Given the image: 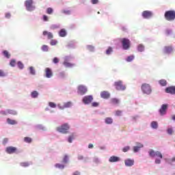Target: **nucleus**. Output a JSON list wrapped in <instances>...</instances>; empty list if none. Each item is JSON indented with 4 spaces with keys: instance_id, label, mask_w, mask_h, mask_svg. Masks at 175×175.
<instances>
[{
    "instance_id": "obj_1",
    "label": "nucleus",
    "mask_w": 175,
    "mask_h": 175,
    "mask_svg": "<svg viewBox=\"0 0 175 175\" xmlns=\"http://www.w3.org/2000/svg\"><path fill=\"white\" fill-rule=\"evenodd\" d=\"M70 129V126L68 123H65L64 124H62L60 126L57 127L56 131L57 132H59L60 133H64V135H66V133H68L69 129Z\"/></svg>"
},
{
    "instance_id": "obj_2",
    "label": "nucleus",
    "mask_w": 175,
    "mask_h": 175,
    "mask_svg": "<svg viewBox=\"0 0 175 175\" xmlns=\"http://www.w3.org/2000/svg\"><path fill=\"white\" fill-rule=\"evenodd\" d=\"M164 17L167 21H174V20H175V11L168 10L165 12Z\"/></svg>"
},
{
    "instance_id": "obj_3",
    "label": "nucleus",
    "mask_w": 175,
    "mask_h": 175,
    "mask_svg": "<svg viewBox=\"0 0 175 175\" xmlns=\"http://www.w3.org/2000/svg\"><path fill=\"white\" fill-rule=\"evenodd\" d=\"M141 90L143 94H146V95H150L151 92H152V90L151 89V86L150 84L144 83L141 86Z\"/></svg>"
},
{
    "instance_id": "obj_4",
    "label": "nucleus",
    "mask_w": 175,
    "mask_h": 175,
    "mask_svg": "<svg viewBox=\"0 0 175 175\" xmlns=\"http://www.w3.org/2000/svg\"><path fill=\"white\" fill-rule=\"evenodd\" d=\"M148 154L150 157L152 158H154L155 157H157V158H160V159H162L163 158V156L162 155V153L159 151H154V150L151 149L149 150Z\"/></svg>"
},
{
    "instance_id": "obj_5",
    "label": "nucleus",
    "mask_w": 175,
    "mask_h": 175,
    "mask_svg": "<svg viewBox=\"0 0 175 175\" xmlns=\"http://www.w3.org/2000/svg\"><path fill=\"white\" fill-rule=\"evenodd\" d=\"M33 0H26L25 2V6L26 7L27 10L29 12H32L35 7H33Z\"/></svg>"
},
{
    "instance_id": "obj_6",
    "label": "nucleus",
    "mask_w": 175,
    "mask_h": 175,
    "mask_svg": "<svg viewBox=\"0 0 175 175\" xmlns=\"http://www.w3.org/2000/svg\"><path fill=\"white\" fill-rule=\"evenodd\" d=\"M122 44L124 50H128L131 47V41L128 38H122Z\"/></svg>"
},
{
    "instance_id": "obj_7",
    "label": "nucleus",
    "mask_w": 175,
    "mask_h": 175,
    "mask_svg": "<svg viewBox=\"0 0 175 175\" xmlns=\"http://www.w3.org/2000/svg\"><path fill=\"white\" fill-rule=\"evenodd\" d=\"M114 85L118 91H124L126 88L122 84V81H118L114 83Z\"/></svg>"
},
{
    "instance_id": "obj_8",
    "label": "nucleus",
    "mask_w": 175,
    "mask_h": 175,
    "mask_svg": "<svg viewBox=\"0 0 175 175\" xmlns=\"http://www.w3.org/2000/svg\"><path fill=\"white\" fill-rule=\"evenodd\" d=\"M92 100H94V97H92V96H86L83 98V102L85 105H89Z\"/></svg>"
},
{
    "instance_id": "obj_9",
    "label": "nucleus",
    "mask_w": 175,
    "mask_h": 175,
    "mask_svg": "<svg viewBox=\"0 0 175 175\" xmlns=\"http://www.w3.org/2000/svg\"><path fill=\"white\" fill-rule=\"evenodd\" d=\"M168 106L169 105H167V104H163L161 105V107L159 109L161 116H165V114H166V110H167Z\"/></svg>"
},
{
    "instance_id": "obj_10",
    "label": "nucleus",
    "mask_w": 175,
    "mask_h": 175,
    "mask_svg": "<svg viewBox=\"0 0 175 175\" xmlns=\"http://www.w3.org/2000/svg\"><path fill=\"white\" fill-rule=\"evenodd\" d=\"M5 151L8 154H14L17 151V148L14 146H8L6 148Z\"/></svg>"
},
{
    "instance_id": "obj_11",
    "label": "nucleus",
    "mask_w": 175,
    "mask_h": 175,
    "mask_svg": "<svg viewBox=\"0 0 175 175\" xmlns=\"http://www.w3.org/2000/svg\"><path fill=\"white\" fill-rule=\"evenodd\" d=\"M87 92V88L85 86L79 85L78 87V94H80V95H84V94H86Z\"/></svg>"
},
{
    "instance_id": "obj_12",
    "label": "nucleus",
    "mask_w": 175,
    "mask_h": 175,
    "mask_svg": "<svg viewBox=\"0 0 175 175\" xmlns=\"http://www.w3.org/2000/svg\"><path fill=\"white\" fill-rule=\"evenodd\" d=\"M165 92L167 94H171L172 95H175V86H170L165 88Z\"/></svg>"
},
{
    "instance_id": "obj_13",
    "label": "nucleus",
    "mask_w": 175,
    "mask_h": 175,
    "mask_svg": "<svg viewBox=\"0 0 175 175\" xmlns=\"http://www.w3.org/2000/svg\"><path fill=\"white\" fill-rule=\"evenodd\" d=\"M142 16L144 18H150V17H152V12L150 11H144L142 12Z\"/></svg>"
},
{
    "instance_id": "obj_14",
    "label": "nucleus",
    "mask_w": 175,
    "mask_h": 175,
    "mask_svg": "<svg viewBox=\"0 0 175 175\" xmlns=\"http://www.w3.org/2000/svg\"><path fill=\"white\" fill-rule=\"evenodd\" d=\"M45 75L47 79H51V77H53V70L50 68H46L45 69Z\"/></svg>"
},
{
    "instance_id": "obj_15",
    "label": "nucleus",
    "mask_w": 175,
    "mask_h": 175,
    "mask_svg": "<svg viewBox=\"0 0 175 175\" xmlns=\"http://www.w3.org/2000/svg\"><path fill=\"white\" fill-rule=\"evenodd\" d=\"M100 96L103 99H109L110 98V93L107 91H103L100 93Z\"/></svg>"
},
{
    "instance_id": "obj_16",
    "label": "nucleus",
    "mask_w": 175,
    "mask_h": 175,
    "mask_svg": "<svg viewBox=\"0 0 175 175\" xmlns=\"http://www.w3.org/2000/svg\"><path fill=\"white\" fill-rule=\"evenodd\" d=\"M124 164L129 167L133 166V165L135 164V160L127 159L124 160Z\"/></svg>"
},
{
    "instance_id": "obj_17",
    "label": "nucleus",
    "mask_w": 175,
    "mask_h": 175,
    "mask_svg": "<svg viewBox=\"0 0 175 175\" xmlns=\"http://www.w3.org/2000/svg\"><path fill=\"white\" fill-rule=\"evenodd\" d=\"M42 35L44 36H47L48 39H53L54 38V36L53 35V33L47 31H44L42 32Z\"/></svg>"
},
{
    "instance_id": "obj_18",
    "label": "nucleus",
    "mask_w": 175,
    "mask_h": 175,
    "mask_svg": "<svg viewBox=\"0 0 175 175\" xmlns=\"http://www.w3.org/2000/svg\"><path fill=\"white\" fill-rule=\"evenodd\" d=\"M119 161H120V157H116V156H111L109 159V162H111V163L119 162Z\"/></svg>"
},
{
    "instance_id": "obj_19",
    "label": "nucleus",
    "mask_w": 175,
    "mask_h": 175,
    "mask_svg": "<svg viewBox=\"0 0 175 175\" xmlns=\"http://www.w3.org/2000/svg\"><path fill=\"white\" fill-rule=\"evenodd\" d=\"M173 51V47L168 46L164 47V53L166 54H170V53H172Z\"/></svg>"
},
{
    "instance_id": "obj_20",
    "label": "nucleus",
    "mask_w": 175,
    "mask_h": 175,
    "mask_svg": "<svg viewBox=\"0 0 175 175\" xmlns=\"http://www.w3.org/2000/svg\"><path fill=\"white\" fill-rule=\"evenodd\" d=\"M66 30L65 29H62L59 32V36H60V38H65V36H66Z\"/></svg>"
},
{
    "instance_id": "obj_21",
    "label": "nucleus",
    "mask_w": 175,
    "mask_h": 175,
    "mask_svg": "<svg viewBox=\"0 0 175 175\" xmlns=\"http://www.w3.org/2000/svg\"><path fill=\"white\" fill-rule=\"evenodd\" d=\"M110 103L112 105H118L120 103V100H118V98H113L110 100Z\"/></svg>"
},
{
    "instance_id": "obj_22",
    "label": "nucleus",
    "mask_w": 175,
    "mask_h": 175,
    "mask_svg": "<svg viewBox=\"0 0 175 175\" xmlns=\"http://www.w3.org/2000/svg\"><path fill=\"white\" fill-rule=\"evenodd\" d=\"M7 122L8 124H9L10 125H16V124H17V121L14 120H12L10 118H8L7 119Z\"/></svg>"
},
{
    "instance_id": "obj_23",
    "label": "nucleus",
    "mask_w": 175,
    "mask_h": 175,
    "mask_svg": "<svg viewBox=\"0 0 175 175\" xmlns=\"http://www.w3.org/2000/svg\"><path fill=\"white\" fill-rule=\"evenodd\" d=\"M7 113L8 114H12V116H17V111L13 109H7Z\"/></svg>"
},
{
    "instance_id": "obj_24",
    "label": "nucleus",
    "mask_w": 175,
    "mask_h": 175,
    "mask_svg": "<svg viewBox=\"0 0 175 175\" xmlns=\"http://www.w3.org/2000/svg\"><path fill=\"white\" fill-rule=\"evenodd\" d=\"M105 124H113V118H106L105 119Z\"/></svg>"
},
{
    "instance_id": "obj_25",
    "label": "nucleus",
    "mask_w": 175,
    "mask_h": 175,
    "mask_svg": "<svg viewBox=\"0 0 175 175\" xmlns=\"http://www.w3.org/2000/svg\"><path fill=\"white\" fill-rule=\"evenodd\" d=\"M159 83L160 85H161L162 87H165V85H167V82L165 79H161L159 81Z\"/></svg>"
},
{
    "instance_id": "obj_26",
    "label": "nucleus",
    "mask_w": 175,
    "mask_h": 175,
    "mask_svg": "<svg viewBox=\"0 0 175 175\" xmlns=\"http://www.w3.org/2000/svg\"><path fill=\"white\" fill-rule=\"evenodd\" d=\"M151 127L153 129H158V122H155V121L152 122H151Z\"/></svg>"
},
{
    "instance_id": "obj_27",
    "label": "nucleus",
    "mask_w": 175,
    "mask_h": 175,
    "mask_svg": "<svg viewBox=\"0 0 175 175\" xmlns=\"http://www.w3.org/2000/svg\"><path fill=\"white\" fill-rule=\"evenodd\" d=\"M73 139H75V133L71 134L68 139V143H72L73 141Z\"/></svg>"
},
{
    "instance_id": "obj_28",
    "label": "nucleus",
    "mask_w": 175,
    "mask_h": 175,
    "mask_svg": "<svg viewBox=\"0 0 175 175\" xmlns=\"http://www.w3.org/2000/svg\"><path fill=\"white\" fill-rule=\"evenodd\" d=\"M24 142L25 143H32V138H31L29 137H25L24 138Z\"/></svg>"
},
{
    "instance_id": "obj_29",
    "label": "nucleus",
    "mask_w": 175,
    "mask_h": 175,
    "mask_svg": "<svg viewBox=\"0 0 175 175\" xmlns=\"http://www.w3.org/2000/svg\"><path fill=\"white\" fill-rule=\"evenodd\" d=\"M111 53H113V48H111V46H109L106 51V54L107 55H110Z\"/></svg>"
},
{
    "instance_id": "obj_30",
    "label": "nucleus",
    "mask_w": 175,
    "mask_h": 175,
    "mask_svg": "<svg viewBox=\"0 0 175 175\" xmlns=\"http://www.w3.org/2000/svg\"><path fill=\"white\" fill-rule=\"evenodd\" d=\"M133 59H135V56L134 55H130V56L127 57L126 62H132V61H133Z\"/></svg>"
},
{
    "instance_id": "obj_31",
    "label": "nucleus",
    "mask_w": 175,
    "mask_h": 175,
    "mask_svg": "<svg viewBox=\"0 0 175 175\" xmlns=\"http://www.w3.org/2000/svg\"><path fill=\"white\" fill-rule=\"evenodd\" d=\"M31 97L32 98H36L37 96H38L39 93L37 91H33L31 93Z\"/></svg>"
},
{
    "instance_id": "obj_32",
    "label": "nucleus",
    "mask_w": 175,
    "mask_h": 175,
    "mask_svg": "<svg viewBox=\"0 0 175 175\" xmlns=\"http://www.w3.org/2000/svg\"><path fill=\"white\" fill-rule=\"evenodd\" d=\"M55 167H57V169H64L65 165L64 164H60V163H56L55 164Z\"/></svg>"
},
{
    "instance_id": "obj_33",
    "label": "nucleus",
    "mask_w": 175,
    "mask_h": 175,
    "mask_svg": "<svg viewBox=\"0 0 175 175\" xmlns=\"http://www.w3.org/2000/svg\"><path fill=\"white\" fill-rule=\"evenodd\" d=\"M3 54L5 58H10V55L9 54V52L8 51H3Z\"/></svg>"
},
{
    "instance_id": "obj_34",
    "label": "nucleus",
    "mask_w": 175,
    "mask_h": 175,
    "mask_svg": "<svg viewBox=\"0 0 175 175\" xmlns=\"http://www.w3.org/2000/svg\"><path fill=\"white\" fill-rule=\"evenodd\" d=\"M137 50L138 51H144V46H143V44H139L138 47H137Z\"/></svg>"
},
{
    "instance_id": "obj_35",
    "label": "nucleus",
    "mask_w": 175,
    "mask_h": 175,
    "mask_svg": "<svg viewBox=\"0 0 175 175\" xmlns=\"http://www.w3.org/2000/svg\"><path fill=\"white\" fill-rule=\"evenodd\" d=\"M64 66H66L67 68H72V66H73V64L68 62H64Z\"/></svg>"
},
{
    "instance_id": "obj_36",
    "label": "nucleus",
    "mask_w": 175,
    "mask_h": 175,
    "mask_svg": "<svg viewBox=\"0 0 175 175\" xmlns=\"http://www.w3.org/2000/svg\"><path fill=\"white\" fill-rule=\"evenodd\" d=\"M68 161H69V156L65 155L63 159V163H68Z\"/></svg>"
},
{
    "instance_id": "obj_37",
    "label": "nucleus",
    "mask_w": 175,
    "mask_h": 175,
    "mask_svg": "<svg viewBox=\"0 0 175 175\" xmlns=\"http://www.w3.org/2000/svg\"><path fill=\"white\" fill-rule=\"evenodd\" d=\"M42 51H44V52L49 51V46H47V45H42Z\"/></svg>"
},
{
    "instance_id": "obj_38",
    "label": "nucleus",
    "mask_w": 175,
    "mask_h": 175,
    "mask_svg": "<svg viewBox=\"0 0 175 175\" xmlns=\"http://www.w3.org/2000/svg\"><path fill=\"white\" fill-rule=\"evenodd\" d=\"M53 10L51 8H48L46 9V13L47 14H53Z\"/></svg>"
},
{
    "instance_id": "obj_39",
    "label": "nucleus",
    "mask_w": 175,
    "mask_h": 175,
    "mask_svg": "<svg viewBox=\"0 0 175 175\" xmlns=\"http://www.w3.org/2000/svg\"><path fill=\"white\" fill-rule=\"evenodd\" d=\"M57 43H58V41H57V40H51L50 42L51 46H55Z\"/></svg>"
},
{
    "instance_id": "obj_40",
    "label": "nucleus",
    "mask_w": 175,
    "mask_h": 175,
    "mask_svg": "<svg viewBox=\"0 0 175 175\" xmlns=\"http://www.w3.org/2000/svg\"><path fill=\"white\" fill-rule=\"evenodd\" d=\"M58 77L59 79H64L65 78V72H59L58 75Z\"/></svg>"
},
{
    "instance_id": "obj_41",
    "label": "nucleus",
    "mask_w": 175,
    "mask_h": 175,
    "mask_svg": "<svg viewBox=\"0 0 175 175\" xmlns=\"http://www.w3.org/2000/svg\"><path fill=\"white\" fill-rule=\"evenodd\" d=\"M72 106V102L65 103L64 105V107H70Z\"/></svg>"
},
{
    "instance_id": "obj_42",
    "label": "nucleus",
    "mask_w": 175,
    "mask_h": 175,
    "mask_svg": "<svg viewBox=\"0 0 175 175\" xmlns=\"http://www.w3.org/2000/svg\"><path fill=\"white\" fill-rule=\"evenodd\" d=\"M18 68H19V69H24V64H23L21 62H18Z\"/></svg>"
},
{
    "instance_id": "obj_43",
    "label": "nucleus",
    "mask_w": 175,
    "mask_h": 175,
    "mask_svg": "<svg viewBox=\"0 0 175 175\" xmlns=\"http://www.w3.org/2000/svg\"><path fill=\"white\" fill-rule=\"evenodd\" d=\"M29 70H30L31 75H36L35 68H33V67L32 66L29 67Z\"/></svg>"
},
{
    "instance_id": "obj_44",
    "label": "nucleus",
    "mask_w": 175,
    "mask_h": 175,
    "mask_svg": "<svg viewBox=\"0 0 175 175\" xmlns=\"http://www.w3.org/2000/svg\"><path fill=\"white\" fill-rule=\"evenodd\" d=\"M49 105L50 107H52L53 109H55V107H57V105L53 102H50Z\"/></svg>"
},
{
    "instance_id": "obj_45",
    "label": "nucleus",
    "mask_w": 175,
    "mask_h": 175,
    "mask_svg": "<svg viewBox=\"0 0 175 175\" xmlns=\"http://www.w3.org/2000/svg\"><path fill=\"white\" fill-rule=\"evenodd\" d=\"M21 166H22L23 167H27V166H29V163L23 162L21 163Z\"/></svg>"
},
{
    "instance_id": "obj_46",
    "label": "nucleus",
    "mask_w": 175,
    "mask_h": 175,
    "mask_svg": "<svg viewBox=\"0 0 175 175\" xmlns=\"http://www.w3.org/2000/svg\"><path fill=\"white\" fill-rule=\"evenodd\" d=\"M130 148H131L129 146H126L122 148V151L123 152H127V151H129Z\"/></svg>"
},
{
    "instance_id": "obj_47",
    "label": "nucleus",
    "mask_w": 175,
    "mask_h": 175,
    "mask_svg": "<svg viewBox=\"0 0 175 175\" xmlns=\"http://www.w3.org/2000/svg\"><path fill=\"white\" fill-rule=\"evenodd\" d=\"M10 65L11 66H16V60L12 59V60L10 61Z\"/></svg>"
},
{
    "instance_id": "obj_48",
    "label": "nucleus",
    "mask_w": 175,
    "mask_h": 175,
    "mask_svg": "<svg viewBox=\"0 0 175 175\" xmlns=\"http://www.w3.org/2000/svg\"><path fill=\"white\" fill-rule=\"evenodd\" d=\"M168 135H173V129L172 128H169L167 130Z\"/></svg>"
},
{
    "instance_id": "obj_49",
    "label": "nucleus",
    "mask_w": 175,
    "mask_h": 175,
    "mask_svg": "<svg viewBox=\"0 0 175 175\" xmlns=\"http://www.w3.org/2000/svg\"><path fill=\"white\" fill-rule=\"evenodd\" d=\"M122 114V111L117 110L116 111V116H120Z\"/></svg>"
},
{
    "instance_id": "obj_50",
    "label": "nucleus",
    "mask_w": 175,
    "mask_h": 175,
    "mask_svg": "<svg viewBox=\"0 0 175 175\" xmlns=\"http://www.w3.org/2000/svg\"><path fill=\"white\" fill-rule=\"evenodd\" d=\"M53 64H58L59 62V59L58 57H55L53 60Z\"/></svg>"
},
{
    "instance_id": "obj_51",
    "label": "nucleus",
    "mask_w": 175,
    "mask_h": 175,
    "mask_svg": "<svg viewBox=\"0 0 175 175\" xmlns=\"http://www.w3.org/2000/svg\"><path fill=\"white\" fill-rule=\"evenodd\" d=\"M93 161L94 162V163H100L99 159H98L97 157H94L93 159Z\"/></svg>"
},
{
    "instance_id": "obj_52",
    "label": "nucleus",
    "mask_w": 175,
    "mask_h": 175,
    "mask_svg": "<svg viewBox=\"0 0 175 175\" xmlns=\"http://www.w3.org/2000/svg\"><path fill=\"white\" fill-rule=\"evenodd\" d=\"M139 150H140V148L138 146H134L133 147V151L134 152H137V151H139Z\"/></svg>"
},
{
    "instance_id": "obj_53",
    "label": "nucleus",
    "mask_w": 175,
    "mask_h": 175,
    "mask_svg": "<svg viewBox=\"0 0 175 175\" xmlns=\"http://www.w3.org/2000/svg\"><path fill=\"white\" fill-rule=\"evenodd\" d=\"M0 114H2L3 116H8V110H6V111H1V112H0Z\"/></svg>"
},
{
    "instance_id": "obj_54",
    "label": "nucleus",
    "mask_w": 175,
    "mask_h": 175,
    "mask_svg": "<svg viewBox=\"0 0 175 175\" xmlns=\"http://www.w3.org/2000/svg\"><path fill=\"white\" fill-rule=\"evenodd\" d=\"M5 77V72H3V70H0V77Z\"/></svg>"
},
{
    "instance_id": "obj_55",
    "label": "nucleus",
    "mask_w": 175,
    "mask_h": 175,
    "mask_svg": "<svg viewBox=\"0 0 175 175\" xmlns=\"http://www.w3.org/2000/svg\"><path fill=\"white\" fill-rule=\"evenodd\" d=\"M92 106L93 107H98V106H99V103H92Z\"/></svg>"
},
{
    "instance_id": "obj_56",
    "label": "nucleus",
    "mask_w": 175,
    "mask_h": 175,
    "mask_svg": "<svg viewBox=\"0 0 175 175\" xmlns=\"http://www.w3.org/2000/svg\"><path fill=\"white\" fill-rule=\"evenodd\" d=\"M171 33H172V30H170V29H167V30L165 31V34H166V35L169 36V35H170Z\"/></svg>"
},
{
    "instance_id": "obj_57",
    "label": "nucleus",
    "mask_w": 175,
    "mask_h": 175,
    "mask_svg": "<svg viewBox=\"0 0 175 175\" xmlns=\"http://www.w3.org/2000/svg\"><path fill=\"white\" fill-rule=\"evenodd\" d=\"M44 21H49V17L46 15L43 16Z\"/></svg>"
},
{
    "instance_id": "obj_58",
    "label": "nucleus",
    "mask_w": 175,
    "mask_h": 175,
    "mask_svg": "<svg viewBox=\"0 0 175 175\" xmlns=\"http://www.w3.org/2000/svg\"><path fill=\"white\" fill-rule=\"evenodd\" d=\"M78 159L79 161H83V159H84V157L80 154L78 156Z\"/></svg>"
},
{
    "instance_id": "obj_59",
    "label": "nucleus",
    "mask_w": 175,
    "mask_h": 175,
    "mask_svg": "<svg viewBox=\"0 0 175 175\" xmlns=\"http://www.w3.org/2000/svg\"><path fill=\"white\" fill-rule=\"evenodd\" d=\"M99 2L98 0H92V3L93 5H96V3H98Z\"/></svg>"
},
{
    "instance_id": "obj_60",
    "label": "nucleus",
    "mask_w": 175,
    "mask_h": 175,
    "mask_svg": "<svg viewBox=\"0 0 175 175\" xmlns=\"http://www.w3.org/2000/svg\"><path fill=\"white\" fill-rule=\"evenodd\" d=\"M137 147H138L139 148H143V144H142L140 143H137Z\"/></svg>"
},
{
    "instance_id": "obj_61",
    "label": "nucleus",
    "mask_w": 175,
    "mask_h": 175,
    "mask_svg": "<svg viewBox=\"0 0 175 175\" xmlns=\"http://www.w3.org/2000/svg\"><path fill=\"white\" fill-rule=\"evenodd\" d=\"M155 163H157V164L161 163V159H157L155 160Z\"/></svg>"
},
{
    "instance_id": "obj_62",
    "label": "nucleus",
    "mask_w": 175,
    "mask_h": 175,
    "mask_svg": "<svg viewBox=\"0 0 175 175\" xmlns=\"http://www.w3.org/2000/svg\"><path fill=\"white\" fill-rule=\"evenodd\" d=\"M8 138H5L3 141V144H6V143H8Z\"/></svg>"
},
{
    "instance_id": "obj_63",
    "label": "nucleus",
    "mask_w": 175,
    "mask_h": 175,
    "mask_svg": "<svg viewBox=\"0 0 175 175\" xmlns=\"http://www.w3.org/2000/svg\"><path fill=\"white\" fill-rule=\"evenodd\" d=\"M72 175H80V172L79 171H76L73 173Z\"/></svg>"
},
{
    "instance_id": "obj_64",
    "label": "nucleus",
    "mask_w": 175,
    "mask_h": 175,
    "mask_svg": "<svg viewBox=\"0 0 175 175\" xmlns=\"http://www.w3.org/2000/svg\"><path fill=\"white\" fill-rule=\"evenodd\" d=\"M88 148H94V145L92 144H90L88 145Z\"/></svg>"
}]
</instances>
